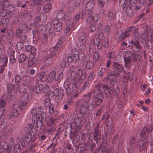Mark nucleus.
<instances>
[{"label":"nucleus","mask_w":153,"mask_h":153,"mask_svg":"<svg viewBox=\"0 0 153 153\" xmlns=\"http://www.w3.org/2000/svg\"><path fill=\"white\" fill-rule=\"evenodd\" d=\"M7 123L5 121L2 122L1 124V128L3 130H5L7 129Z\"/></svg>","instance_id":"63"},{"label":"nucleus","mask_w":153,"mask_h":153,"mask_svg":"<svg viewBox=\"0 0 153 153\" xmlns=\"http://www.w3.org/2000/svg\"><path fill=\"white\" fill-rule=\"evenodd\" d=\"M7 92L8 93L7 95L9 97V99H10L12 96L11 93L13 90L15 92H17L19 91L20 93L22 92L19 89V84L14 86L10 83L8 84L7 86Z\"/></svg>","instance_id":"14"},{"label":"nucleus","mask_w":153,"mask_h":153,"mask_svg":"<svg viewBox=\"0 0 153 153\" xmlns=\"http://www.w3.org/2000/svg\"><path fill=\"white\" fill-rule=\"evenodd\" d=\"M37 61V58L33 55H31L29 57V60L27 65L29 67H34L36 66Z\"/></svg>","instance_id":"26"},{"label":"nucleus","mask_w":153,"mask_h":153,"mask_svg":"<svg viewBox=\"0 0 153 153\" xmlns=\"http://www.w3.org/2000/svg\"><path fill=\"white\" fill-rule=\"evenodd\" d=\"M42 120H39L36 123H34V124H33V125L35 126V129L36 131H40L42 128L43 126Z\"/></svg>","instance_id":"33"},{"label":"nucleus","mask_w":153,"mask_h":153,"mask_svg":"<svg viewBox=\"0 0 153 153\" xmlns=\"http://www.w3.org/2000/svg\"><path fill=\"white\" fill-rule=\"evenodd\" d=\"M0 16L9 19L13 16V13L10 11L4 9L1 6H0Z\"/></svg>","instance_id":"16"},{"label":"nucleus","mask_w":153,"mask_h":153,"mask_svg":"<svg viewBox=\"0 0 153 153\" xmlns=\"http://www.w3.org/2000/svg\"><path fill=\"white\" fill-rule=\"evenodd\" d=\"M10 99L6 94L3 95L1 97L0 100V118L2 116L6 102L9 101Z\"/></svg>","instance_id":"15"},{"label":"nucleus","mask_w":153,"mask_h":153,"mask_svg":"<svg viewBox=\"0 0 153 153\" xmlns=\"http://www.w3.org/2000/svg\"><path fill=\"white\" fill-rule=\"evenodd\" d=\"M62 23L61 22H59L56 25L55 29L56 32H59L61 30Z\"/></svg>","instance_id":"55"},{"label":"nucleus","mask_w":153,"mask_h":153,"mask_svg":"<svg viewBox=\"0 0 153 153\" xmlns=\"http://www.w3.org/2000/svg\"><path fill=\"white\" fill-rule=\"evenodd\" d=\"M130 144L132 148L135 149H137L140 152L143 149H146L148 144L146 142H145L144 143L140 144V142L135 141L134 137L131 139L130 141Z\"/></svg>","instance_id":"8"},{"label":"nucleus","mask_w":153,"mask_h":153,"mask_svg":"<svg viewBox=\"0 0 153 153\" xmlns=\"http://www.w3.org/2000/svg\"><path fill=\"white\" fill-rule=\"evenodd\" d=\"M53 94L56 97L55 98L56 101L59 102L62 99L64 95V91L61 89L56 88L54 90Z\"/></svg>","instance_id":"17"},{"label":"nucleus","mask_w":153,"mask_h":153,"mask_svg":"<svg viewBox=\"0 0 153 153\" xmlns=\"http://www.w3.org/2000/svg\"><path fill=\"white\" fill-rule=\"evenodd\" d=\"M116 55L117 54L114 51H112L109 53V58L113 59L116 57Z\"/></svg>","instance_id":"64"},{"label":"nucleus","mask_w":153,"mask_h":153,"mask_svg":"<svg viewBox=\"0 0 153 153\" xmlns=\"http://www.w3.org/2000/svg\"><path fill=\"white\" fill-rule=\"evenodd\" d=\"M111 27L108 25H106L103 29V31L105 33L106 35H108L110 32Z\"/></svg>","instance_id":"50"},{"label":"nucleus","mask_w":153,"mask_h":153,"mask_svg":"<svg viewBox=\"0 0 153 153\" xmlns=\"http://www.w3.org/2000/svg\"><path fill=\"white\" fill-rule=\"evenodd\" d=\"M150 35V39H149L147 41V45H149L150 43L152 45L153 44V30L152 29L147 30L146 32H144L142 34L141 37L144 40H147L148 38L149 35Z\"/></svg>","instance_id":"12"},{"label":"nucleus","mask_w":153,"mask_h":153,"mask_svg":"<svg viewBox=\"0 0 153 153\" xmlns=\"http://www.w3.org/2000/svg\"><path fill=\"white\" fill-rule=\"evenodd\" d=\"M28 102L27 101H23L21 102L19 105H18V108L19 109L25 110L27 108V104Z\"/></svg>","instance_id":"36"},{"label":"nucleus","mask_w":153,"mask_h":153,"mask_svg":"<svg viewBox=\"0 0 153 153\" xmlns=\"http://www.w3.org/2000/svg\"><path fill=\"white\" fill-rule=\"evenodd\" d=\"M118 76L115 74L112 73L107 77L106 81L109 82L112 85H114Z\"/></svg>","instance_id":"20"},{"label":"nucleus","mask_w":153,"mask_h":153,"mask_svg":"<svg viewBox=\"0 0 153 153\" xmlns=\"http://www.w3.org/2000/svg\"><path fill=\"white\" fill-rule=\"evenodd\" d=\"M52 8V5L51 4L47 3L44 6L43 8V10L46 13H48L51 11Z\"/></svg>","instance_id":"37"},{"label":"nucleus","mask_w":153,"mask_h":153,"mask_svg":"<svg viewBox=\"0 0 153 153\" xmlns=\"http://www.w3.org/2000/svg\"><path fill=\"white\" fill-rule=\"evenodd\" d=\"M35 153V149L34 147L32 146L29 148V149L25 153Z\"/></svg>","instance_id":"62"},{"label":"nucleus","mask_w":153,"mask_h":153,"mask_svg":"<svg viewBox=\"0 0 153 153\" xmlns=\"http://www.w3.org/2000/svg\"><path fill=\"white\" fill-rule=\"evenodd\" d=\"M21 99L25 101H27L28 102L30 99L29 95V93L27 92H25L22 95Z\"/></svg>","instance_id":"42"},{"label":"nucleus","mask_w":153,"mask_h":153,"mask_svg":"<svg viewBox=\"0 0 153 153\" xmlns=\"http://www.w3.org/2000/svg\"><path fill=\"white\" fill-rule=\"evenodd\" d=\"M19 28L20 29L23 33L27 32L28 30V28L27 25L25 24H21Z\"/></svg>","instance_id":"41"},{"label":"nucleus","mask_w":153,"mask_h":153,"mask_svg":"<svg viewBox=\"0 0 153 153\" xmlns=\"http://www.w3.org/2000/svg\"><path fill=\"white\" fill-rule=\"evenodd\" d=\"M40 29H39V28H35L34 29L33 31V37H37L39 35V34L40 33Z\"/></svg>","instance_id":"48"},{"label":"nucleus","mask_w":153,"mask_h":153,"mask_svg":"<svg viewBox=\"0 0 153 153\" xmlns=\"http://www.w3.org/2000/svg\"><path fill=\"white\" fill-rule=\"evenodd\" d=\"M44 104L46 109L49 106H51L53 104H51L49 100L48 99H46L44 101Z\"/></svg>","instance_id":"54"},{"label":"nucleus","mask_w":153,"mask_h":153,"mask_svg":"<svg viewBox=\"0 0 153 153\" xmlns=\"http://www.w3.org/2000/svg\"><path fill=\"white\" fill-rule=\"evenodd\" d=\"M2 59L0 61L1 62H4V64L2 65L1 66V69L0 71V73L2 74L4 70V68L5 67L7 66V62L8 61V58L7 57H5L4 55L2 56Z\"/></svg>","instance_id":"29"},{"label":"nucleus","mask_w":153,"mask_h":153,"mask_svg":"<svg viewBox=\"0 0 153 153\" xmlns=\"http://www.w3.org/2000/svg\"><path fill=\"white\" fill-rule=\"evenodd\" d=\"M19 109V108H18V105L15 104L9 115V119H12L17 117L19 114V112L18 111Z\"/></svg>","instance_id":"19"},{"label":"nucleus","mask_w":153,"mask_h":153,"mask_svg":"<svg viewBox=\"0 0 153 153\" xmlns=\"http://www.w3.org/2000/svg\"><path fill=\"white\" fill-rule=\"evenodd\" d=\"M107 16L108 22L112 23L116 19V13L113 10H110L108 12Z\"/></svg>","instance_id":"21"},{"label":"nucleus","mask_w":153,"mask_h":153,"mask_svg":"<svg viewBox=\"0 0 153 153\" xmlns=\"http://www.w3.org/2000/svg\"><path fill=\"white\" fill-rule=\"evenodd\" d=\"M132 57L134 61L136 62L140 61L141 58V56L137 53L132 54Z\"/></svg>","instance_id":"40"},{"label":"nucleus","mask_w":153,"mask_h":153,"mask_svg":"<svg viewBox=\"0 0 153 153\" xmlns=\"http://www.w3.org/2000/svg\"><path fill=\"white\" fill-rule=\"evenodd\" d=\"M99 125L97 124L95 128L94 131V135L93 136L94 140L97 143L98 140H100L101 139V135L100 134V131L99 129Z\"/></svg>","instance_id":"25"},{"label":"nucleus","mask_w":153,"mask_h":153,"mask_svg":"<svg viewBox=\"0 0 153 153\" xmlns=\"http://www.w3.org/2000/svg\"><path fill=\"white\" fill-rule=\"evenodd\" d=\"M83 56H82L80 57L78 54L75 53L69 54L68 56H64L63 57L64 63L61 64L60 65L61 71L58 72L56 74V76L55 81H56L58 83H59L63 77V71L64 70V68L68 66L69 63L70 62H74L76 63L78 59L79 60L82 59Z\"/></svg>","instance_id":"3"},{"label":"nucleus","mask_w":153,"mask_h":153,"mask_svg":"<svg viewBox=\"0 0 153 153\" xmlns=\"http://www.w3.org/2000/svg\"><path fill=\"white\" fill-rule=\"evenodd\" d=\"M98 39H92L91 41L90 44L89 45L90 48H93L95 46V45L97 44V43H98Z\"/></svg>","instance_id":"57"},{"label":"nucleus","mask_w":153,"mask_h":153,"mask_svg":"<svg viewBox=\"0 0 153 153\" xmlns=\"http://www.w3.org/2000/svg\"><path fill=\"white\" fill-rule=\"evenodd\" d=\"M54 105H52L50 106H49V107H48L46 109L47 110H48V111L49 113L50 114H53L54 112Z\"/></svg>","instance_id":"58"},{"label":"nucleus","mask_w":153,"mask_h":153,"mask_svg":"<svg viewBox=\"0 0 153 153\" xmlns=\"http://www.w3.org/2000/svg\"><path fill=\"white\" fill-rule=\"evenodd\" d=\"M93 59L94 62H97L99 59V53L97 51H95L93 56Z\"/></svg>","instance_id":"45"},{"label":"nucleus","mask_w":153,"mask_h":153,"mask_svg":"<svg viewBox=\"0 0 153 153\" xmlns=\"http://www.w3.org/2000/svg\"><path fill=\"white\" fill-rule=\"evenodd\" d=\"M91 93L89 92L82 96L83 102L80 108V112L77 114V118L75 120V123L76 125L79 126L83 125L86 120L84 116L86 114H88L95 108V105L93 102L90 103V101L91 100Z\"/></svg>","instance_id":"2"},{"label":"nucleus","mask_w":153,"mask_h":153,"mask_svg":"<svg viewBox=\"0 0 153 153\" xmlns=\"http://www.w3.org/2000/svg\"><path fill=\"white\" fill-rule=\"evenodd\" d=\"M9 19H7L5 18H2L0 21V25H3L6 26L8 24L9 22Z\"/></svg>","instance_id":"44"},{"label":"nucleus","mask_w":153,"mask_h":153,"mask_svg":"<svg viewBox=\"0 0 153 153\" xmlns=\"http://www.w3.org/2000/svg\"><path fill=\"white\" fill-rule=\"evenodd\" d=\"M38 28L39 29H40V33H43L47 30V28L45 27V25L43 24L39 25Z\"/></svg>","instance_id":"56"},{"label":"nucleus","mask_w":153,"mask_h":153,"mask_svg":"<svg viewBox=\"0 0 153 153\" xmlns=\"http://www.w3.org/2000/svg\"><path fill=\"white\" fill-rule=\"evenodd\" d=\"M77 76L79 79L74 77H68L65 81L64 87L67 95H70L73 93V96L76 97L79 94V88L81 84L83 82L86 78V74L81 69L77 71Z\"/></svg>","instance_id":"1"},{"label":"nucleus","mask_w":153,"mask_h":153,"mask_svg":"<svg viewBox=\"0 0 153 153\" xmlns=\"http://www.w3.org/2000/svg\"><path fill=\"white\" fill-rule=\"evenodd\" d=\"M146 0H120L119 3L121 4H123V11L127 14L128 16H131L132 14L131 7L135 4L137 2L140 4H143L145 2Z\"/></svg>","instance_id":"6"},{"label":"nucleus","mask_w":153,"mask_h":153,"mask_svg":"<svg viewBox=\"0 0 153 153\" xmlns=\"http://www.w3.org/2000/svg\"><path fill=\"white\" fill-rule=\"evenodd\" d=\"M49 88V86L47 85H45V88L42 84H40L38 87L36 85H35V88L36 89V91L37 94L41 92H43V93L47 92Z\"/></svg>","instance_id":"22"},{"label":"nucleus","mask_w":153,"mask_h":153,"mask_svg":"<svg viewBox=\"0 0 153 153\" xmlns=\"http://www.w3.org/2000/svg\"><path fill=\"white\" fill-rule=\"evenodd\" d=\"M113 64L112 66V73L116 74L117 76L120 75V73L123 71V66L117 62H113Z\"/></svg>","instance_id":"13"},{"label":"nucleus","mask_w":153,"mask_h":153,"mask_svg":"<svg viewBox=\"0 0 153 153\" xmlns=\"http://www.w3.org/2000/svg\"><path fill=\"white\" fill-rule=\"evenodd\" d=\"M153 131V123L152 124L148 127H144L142 130V133L140 135L141 137L142 138V140L146 138V133H151Z\"/></svg>","instance_id":"18"},{"label":"nucleus","mask_w":153,"mask_h":153,"mask_svg":"<svg viewBox=\"0 0 153 153\" xmlns=\"http://www.w3.org/2000/svg\"><path fill=\"white\" fill-rule=\"evenodd\" d=\"M108 0H98L99 5L102 7L104 6L105 2H107Z\"/></svg>","instance_id":"61"},{"label":"nucleus","mask_w":153,"mask_h":153,"mask_svg":"<svg viewBox=\"0 0 153 153\" xmlns=\"http://www.w3.org/2000/svg\"><path fill=\"white\" fill-rule=\"evenodd\" d=\"M62 41L61 40H59L55 46L50 48L49 50L50 52H55L60 49H62L64 48V46L62 45Z\"/></svg>","instance_id":"28"},{"label":"nucleus","mask_w":153,"mask_h":153,"mask_svg":"<svg viewBox=\"0 0 153 153\" xmlns=\"http://www.w3.org/2000/svg\"><path fill=\"white\" fill-rule=\"evenodd\" d=\"M57 19L58 20H62V21L66 22V26L65 27V33L68 35L71 34V30H74V23L71 20V16L70 13L64 14L62 10H60L58 12L56 16Z\"/></svg>","instance_id":"5"},{"label":"nucleus","mask_w":153,"mask_h":153,"mask_svg":"<svg viewBox=\"0 0 153 153\" xmlns=\"http://www.w3.org/2000/svg\"><path fill=\"white\" fill-rule=\"evenodd\" d=\"M47 19V16L45 13H41L40 16L36 17L35 19V24H37L39 21L41 22H45Z\"/></svg>","instance_id":"27"},{"label":"nucleus","mask_w":153,"mask_h":153,"mask_svg":"<svg viewBox=\"0 0 153 153\" xmlns=\"http://www.w3.org/2000/svg\"><path fill=\"white\" fill-rule=\"evenodd\" d=\"M123 81L126 82L128 79L130 81H131L133 79V75L132 73L131 72H128L127 76H124L123 77Z\"/></svg>","instance_id":"38"},{"label":"nucleus","mask_w":153,"mask_h":153,"mask_svg":"<svg viewBox=\"0 0 153 153\" xmlns=\"http://www.w3.org/2000/svg\"><path fill=\"white\" fill-rule=\"evenodd\" d=\"M7 39L9 40H10L13 38L14 34L12 32L9 31L7 32Z\"/></svg>","instance_id":"60"},{"label":"nucleus","mask_w":153,"mask_h":153,"mask_svg":"<svg viewBox=\"0 0 153 153\" xmlns=\"http://www.w3.org/2000/svg\"><path fill=\"white\" fill-rule=\"evenodd\" d=\"M94 66V62L91 61H88L86 63V68L88 69H92Z\"/></svg>","instance_id":"47"},{"label":"nucleus","mask_w":153,"mask_h":153,"mask_svg":"<svg viewBox=\"0 0 153 153\" xmlns=\"http://www.w3.org/2000/svg\"><path fill=\"white\" fill-rule=\"evenodd\" d=\"M9 4V2L8 0H3L1 2V5L0 6H1L2 7H3L4 9L7 7Z\"/></svg>","instance_id":"46"},{"label":"nucleus","mask_w":153,"mask_h":153,"mask_svg":"<svg viewBox=\"0 0 153 153\" xmlns=\"http://www.w3.org/2000/svg\"><path fill=\"white\" fill-rule=\"evenodd\" d=\"M103 86V90L104 91L105 94L107 96L112 95L114 92V89L112 87H109L108 85H102Z\"/></svg>","instance_id":"24"},{"label":"nucleus","mask_w":153,"mask_h":153,"mask_svg":"<svg viewBox=\"0 0 153 153\" xmlns=\"http://www.w3.org/2000/svg\"><path fill=\"white\" fill-rule=\"evenodd\" d=\"M23 32L20 28H18L16 29V36L17 38H20L22 35Z\"/></svg>","instance_id":"51"},{"label":"nucleus","mask_w":153,"mask_h":153,"mask_svg":"<svg viewBox=\"0 0 153 153\" xmlns=\"http://www.w3.org/2000/svg\"><path fill=\"white\" fill-rule=\"evenodd\" d=\"M56 73L55 71H53L49 74L48 76V80L50 82L55 81Z\"/></svg>","instance_id":"31"},{"label":"nucleus","mask_w":153,"mask_h":153,"mask_svg":"<svg viewBox=\"0 0 153 153\" xmlns=\"http://www.w3.org/2000/svg\"><path fill=\"white\" fill-rule=\"evenodd\" d=\"M103 98H100L98 99H95V100H93V101L95 103L97 106H100L102 102V99Z\"/></svg>","instance_id":"53"},{"label":"nucleus","mask_w":153,"mask_h":153,"mask_svg":"<svg viewBox=\"0 0 153 153\" xmlns=\"http://www.w3.org/2000/svg\"><path fill=\"white\" fill-rule=\"evenodd\" d=\"M45 73L41 72L38 74L37 76V79L38 81H41L42 82L45 81L46 79L44 76Z\"/></svg>","instance_id":"35"},{"label":"nucleus","mask_w":153,"mask_h":153,"mask_svg":"<svg viewBox=\"0 0 153 153\" xmlns=\"http://www.w3.org/2000/svg\"><path fill=\"white\" fill-rule=\"evenodd\" d=\"M14 139L11 137L9 140V144L5 142H4L1 144V149H2V152H5V153H11V149L13 144Z\"/></svg>","instance_id":"11"},{"label":"nucleus","mask_w":153,"mask_h":153,"mask_svg":"<svg viewBox=\"0 0 153 153\" xmlns=\"http://www.w3.org/2000/svg\"><path fill=\"white\" fill-rule=\"evenodd\" d=\"M103 86L101 83H98L95 85V89L94 92V97L95 99L103 98L104 95L103 90Z\"/></svg>","instance_id":"10"},{"label":"nucleus","mask_w":153,"mask_h":153,"mask_svg":"<svg viewBox=\"0 0 153 153\" xmlns=\"http://www.w3.org/2000/svg\"><path fill=\"white\" fill-rule=\"evenodd\" d=\"M129 43V44L132 45L131 48L134 51L138 52L140 51L141 48V46L138 42H134V41L131 40Z\"/></svg>","instance_id":"23"},{"label":"nucleus","mask_w":153,"mask_h":153,"mask_svg":"<svg viewBox=\"0 0 153 153\" xmlns=\"http://www.w3.org/2000/svg\"><path fill=\"white\" fill-rule=\"evenodd\" d=\"M25 50L27 52H30L33 54H35L36 52V49L35 46H32L30 45H26Z\"/></svg>","instance_id":"32"},{"label":"nucleus","mask_w":153,"mask_h":153,"mask_svg":"<svg viewBox=\"0 0 153 153\" xmlns=\"http://www.w3.org/2000/svg\"><path fill=\"white\" fill-rule=\"evenodd\" d=\"M74 66H72L70 67L69 68V70L68 71V73L69 74H71V76L73 78L74 77V78H76L75 77L76 76V75L74 77L72 75V74H74V75H75V74L76 73V72L74 70Z\"/></svg>","instance_id":"43"},{"label":"nucleus","mask_w":153,"mask_h":153,"mask_svg":"<svg viewBox=\"0 0 153 153\" xmlns=\"http://www.w3.org/2000/svg\"><path fill=\"white\" fill-rule=\"evenodd\" d=\"M38 112L39 113L37 116L39 118L41 117L42 120H44L46 118V114L44 111V108L43 106H40L38 108Z\"/></svg>","instance_id":"30"},{"label":"nucleus","mask_w":153,"mask_h":153,"mask_svg":"<svg viewBox=\"0 0 153 153\" xmlns=\"http://www.w3.org/2000/svg\"><path fill=\"white\" fill-rule=\"evenodd\" d=\"M124 59L125 62V66L126 67L129 66L131 62L130 58L129 56L128 57L127 56L124 57Z\"/></svg>","instance_id":"49"},{"label":"nucleus","mask_w":153,"mask_h":153,"mask_svg":"<svg viewBox=\"0 0 153 153\" xmlns=\"http://www.w3.org/2000/svg\"><path fill=\"white\" fill-rule=\"evenodd\" d=\"M103 65H104V64L103 65H101L99 67L98 71V75L100 76H103L104 73V71L106 69V68H103Z\"/></svg>","instance_id":"39"},{"label":"nucleus","mask_w":153,"mask_h":153,"mask_svg":"<svg viewBox=\"0 0 153 153\" xmlns=\"http://www.w3.org/2000/svg\"><path fill=\"white\" fill-rule=\"evenodd\" d=\"M26 59V56L23 54H21L20 55L19 62L22 63Z\"/></svg>","instance_id":"59"},{"label":"nucleus","mask_w":153,"mask_h":153,"mask_svg":"<svg viewBox=\"0 0 153 153\" xmlns=\"http://www.w3.org/2000/svg\"><path fill=\"white\" fill-rule=\"evenodd\" d=\"M87 35L83 34L82 35L80 36V41L82 43H85L87 40Z\"/></svg>","instance_id":"52"},{"label":"nucleus","mask_w":153,"mask_h":153,"mask_svg":"<svg viewBox=\"0 0 153 153\" xmlns=\"http://www.w3.org/2000/svg\"><path fill=\"white\" fill-rule=\"evenodd\" d=\"M88 0V2L85 5L86 10H92L94 6V3L93 0Z\"/></svg>","instance_id":"34"},{"label":"nucleus","mask_w":153,"mask_h":153,"mask_svg":"<svg viewBox=\"0 0 153 153\" xmlns=\"http://www.w3.org/2000/svg\"><path fill=\"white\" fill-rule=\"evenodd\" d=\"M56 53H54L51 54L49 56H47L44 60L43 64L41 66L40 69L44 70L49 65L51 64L53 62L55 61L57 58Z\"/></svg>","instance_id":"9"},{"label":"nucleus","mask_w":153,"mask_h":153,"mask_svg":"<svg viewBox=\"0 0 153 153\" xmlns=\"http://www.w3.org/2000/svg\"><path fill=\"white\" fill-rule=\"evenodd\" d=\"M37 139V135L36 132H27L25 134L22 135L19 144H16L14 147V152L15 153H21L22 149H23L25 146V141L30 143L31 141L34 142Z\"/></svg>","instance_id":"4"},{"label":"nucleus","mask_w":153,"mask_h":153,"mask_svg":"<svg viewBox=\"0 0 153 153\" xmlns=\"http://www.w3.org/2000/svg\"><path fill=\"white\" fill-rule=\"evenodd\" d=\"M131 33L135 37L136 40L139 39L140 34L138 33L137 29L134 26L131 27L128 31L126 30L124 33L121 31L117 32L116 34L115 38L117 40H121L127 37Z\"/></svg>","instance_id":"7"}]
</instances>
